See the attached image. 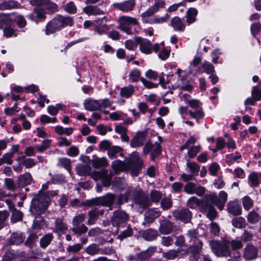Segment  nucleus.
<instances>
[{"label": "nucleus", "mask_w": 261, "mask_h": 261, "mask_svg": "<svg viewBox=\"0 0 261 261\" xmlns=\"http://www.w3.org/2000/svg\"><path fill=\"white\" fill-rule=\"evenodd\" d=\"M227 211L234 216L239 215L242 213V207L238 201H231L227 204Z\"/></svg>", "instance_id": "412c9836"}, {"label": "nucleus", "mask_w": 261, "mask_h": 261, "mask_svg": "<svg viewBox=\"0 0 261 261\" xmlns=\"http://www.w3.org/2000/svg\"><path fill=\"white\" fill-rule=\"evenodd\" d=\"M93 178L95 180L101 179L102 185L105 187H108L110 185L111 176L108 174V170L103 169L100 171H95L92 173Z\"/></svg>", "instance_id": "dca6fc26"}, {"label": "nucleus", "mask_w": 261, "mask_h": 261, "mask_svg": "<svg viewBox=\"0 0 261 261\" xmlns=\"http://www.w3.org/2000/svg\"><path fill=\"white\" fill-rule=\"evenodd\" d=\"M24 239V236H23L21 233L18 232L13 233L10 238V243L11 244L18 245L23 242Z\"/></svg>", "instance_id": "ea45409f"}, {"label": "nucleus", "mask_w": 261, "mask_h": 261, "mask_svg": "<svg viewBox=\"0 0 261 261\" xmlns=\"http://www.w3.org/2000/svg\"><path fill=\"white\" fill-rule=\"evenodd\" d=\"M64 10L69 14H75L77 11V8L73 2H70L66 4L64 6Z\"/></svg>", "instance_id": "6e6d98bb"}, {"label": "nucleus", "mask_w": 261, "mask_h": 261, "mask_svg": "<svg viewBox=\"0 0 261 261\" xmlns=\"http://www.w3.org/2000/svg\"><path fill=\"white\" fill-rule=\"evenodd\" d=\"M259 177H261V173H258L255 172L251 173L248 176L249 185L252 187H257L260 184Z\"/></svg>", "instance_id": "7c9ffc66"}, {"label": "nucleus", "mask_w": 261, "mask_h": 261, "mask_svg": "<svg viewBox=\"0 0 261 261\" xmlns=\"http://www.w3.org/2000/svg\"><path fill=\"white\" fill-rule=\"evenodd\" d=\"M206 199L211 201V203L217 206L220 210H222L227 201V194L226 192L221 191L219 193V197L215 193L207 194Z\"/></svg>", "instance_id": "423d86ee"}, {"label": "nucleus", "mask_w": 261, "mask_h": 261, "mask_svg": "<svg viewBox=\"0 0 261 261\" xmlns=\"http://www.w3.org/2000/svg\"><path fill=\"white\" fill-rule=\"evenodd\" d=\"M201 150L200 145L191 146L188 151V155L190 159H193L196 156L197 154L200 152Z\"/></svg>", "instance_id": "5fc2aeb1"}, {"label": "nucleus", "mask_w": 261, "mask_h": 261, "mask_svg": "<svg viewBox=\"0 0 261 261\" xmlns=\"http://www.w3.org/2000/svg\"><path fill=\"white\" fill-rule=\"evenodd\" d=\"M178 253L179 251L170 250L166 252H164L163 253V256L167 259H173L178 256Z\"/></svg>", "instance_id": "13d9d810"}, {"label": "nucleus", "mask_w": 261, "mask_h": 261, "mask_svg": "<svg viewBox=\"0 0 261 261\" xmlns=\"http://www.w3.org/2000/svg\"><path fill=\"white\" fill-rule=\"evenodd\" d=\"M116 197L112 194H107L103 197H99L91 200L87 201L86 204L88 205H101L110 206L114 203Z\"/></svg>", "instance_id": "1a4fd4ad"}, {"label": "nucleus", "mask_w": 261, "mask_h": 261, "mask_svg": "<svg viewBox=\"0 0 261 261\" xmlns=\"http://www.w3.org/2000/svg\"><path fill=\"white\" fill-rule=\"evenodd\" d=\"M135 0H127L120 3H114L112 4V7L124 13H127L132 11L136 6Z\"/></svg>", "instance_id": "9b49d317"}, {"label": "nucleus", "mask_w": 261, "mask_h": 261, "mask_svg": "<svg viewBox=\"0 0 261 261\" xmlns=\"http://www.w3.org/2000/svg\"><path fill=\"white\" fill-rule=\"evenodd\" d=\"M92 165L95 168H99L107 167L108 165V163L106 158H96L92 160Z\"/></svg>", "instance_id": "c9c22d12"}, {"label": "nucleus", "mask_w": 261, "mask_h": 261, "mask_svg": "<svg viewBox=\"0 0 261 261\" xmlns=\"http://www.w3.org/2000/svg\"><path fill=\"white\" fill-rule=\"evenodd\" d=\"M242 158L241 154L238 152L235 153H230L225 155V162L229 166H231Z\"/></svg>", "instance_id": "f704fd0d"}, {"label": "nucleus", "mask_w": 261, "mask_h": 261, "mask_svg": "<svg viewBox=\"0 0 261 261\" xmlns=\"http://www.w3.org/2000/svg\"><path fill=\"white\" fill-rule=\"evenodd\" d=\"M203 71L201 73L205 72L207 74H212L215 72L214 66L209 62L204 61L201 65Z\"/></svg>", "instance_id": "a18cd8bd"}, {"label": "nucleus", "mask_w": 261, "mask_h": 261, "mask_svg": "<svg viewBox=\"0 0 261 261\" xmlns=\"http://www.w3.org/2000/svg\"><path fill=\"white\" fill-rule=\"evenodd\" d=\"M207 202L205 203V205L203 207L202 210V212H207V217L211 220L216 218L217 212L216 209L213 206V203L211 201H209L206 199Z\"/></svg>", "instance_id": "5701e85b"}, {"label": "nucleus", "mask_w": 261, "mask_h": 261, "mask_svg": "<svg viewBox=\"0 0 261 261\" xmlns=\"http://www.w3.org/2000/svg\"><path fill=\"white\" fill-rule=\"evenodd\" d=\"M57 194L58 191L40 192L32 200L30 208L31 212L34 215H39L43 213L50 203V197Z\"/></svg>", "instance_id": "7ed1b4c3"}, {"label": "nucleus", "mask_w": 261, "mask_h": 261, "mask_svg": "<svg viewBox=\"0 0 261 261\" xmlns=\"http://www.w3.org/2000/svg\"><path fill=\"white\" fill-rule=\"evenodd\" d=\"M87 230V227L83 224L81 225H73V227L72 228V231L76 234L81 235L86 233Z\"/></svg>", "instance_id": "49530a36"}, {"label": "nucleus", "mask_w": 261, "mask_h": 261, "mask_svg": "<svg viewBox=\"0 0 261 261\" xmlns=\"http://www.w3.org/2000/svg\"><path fill=\"white\" fill-rule=\"evenodd\" d=\"M42 8H36L34 9L33 13L29 14L28 17L31 20L38 23L39 21H44L46 16Z\"/></svg>", "instance_id": "6ab92c4d"}, {"label": "nucleus", "mask_w": 261, "mask_h": 261, "mask_svg": "<svg viewBox=\"0 0 261 261\" xmlns=\"http://www.w3.org/2000/svg\"><path fill=\"white\" fill-rule=\"evenodd\" d=\"M170 25H171L174 31L177 32H183L185 29V25L181 19L175 16L172 18L170 21Z\"/></svg>", "instance_id": "a878e982"}, {"label": "nucleus", "mask_w": 261, "mask_h": 261, "mask_svg": "<svg viewBox=\"0 0 261 261\" xmlns=\"http://www.w3.org/2000/svg\"><path fill=\"white\" fill-rule=\"evenodd\" d=\"M150 197L152 202H159L162 197V193L156 190L151 191L150 193Z\"/></svg>", "instance_id": "0e129e2a"}, {"label": "nucleus", "mask_w": 261, "mask_h": 261, "mask_svg": "<svg viewBox=\"0 0 261 261\" xmlns=\"http://www.w3.org/2000/svg\"><path fill=\"white\" fill-rule=\"evenodd\" d=\"M112 167L116 174L120 171L128 170V164L126 165L120 160L114 161L112 163Z\"/></svg>", "instance_id": "2f4dec72"}, {"label": "nucleus", "mask_w": 261, "mask_h": 261, "mask_svg": "<svg viewBox=\"0 0 261 261\" xmlns=\"http://www.w3.org/2000/svg\"><path fill=\"white\" fill-rule=\"evenodd\" d=\"M6 203L8 206L9 208L11 211H12V216H11V221L13 223H15L16 222L19 221L21 220L22 218V214L20 211L17 210L15 207L12 202L10 200H6Z\"/></svg>", "instance_id": "aec40b11"}, {"label": "nucleus", "mask_w": 261, "mask_h": 261, "mask_svg": "<svg viewBox=\"0 0 261 261\" xmlns=\"http://www.w3.org/2000/svg\"><path fill=\"white\" fill-rule=\"evenodd\" d=\"M161 153V146L159 143L155 142L153 145L151 152V160L154 161L155 158Z\"/></svg>", "instance_id": "de8ad7c7"}, {"label": "nucleus", "mask_w": 261, "mask_h": 261, "mask_svg": "<svg viewBox=\"0 0 261 261\" xmlns=\"http://www.w3.org/2000/svg\"><path fill=\"white\" fill-rule=\"evenodd\" d=\"M134 91V87L133 86L128 85L121 88L120 95L123 97L128 98L133 94Z\"/></svg>", "instance_id": "a19ab883"}, {"label": "nucleus", "mask_w": 261, "mask_h": 261, "mask_svg": "<svg viewBox=\"0 0 261 261\" xmlns=\"http://www.w3.org/2000/svg\"><path fill=\"white\" fill-rule=\"evenodd\" d=\"M243 205L244 208L247 210H249L253 206V200L248 196H245L243 198Z\"/></svg>", "instance_id": "680f3d73"}, {"label": "nucleus", "mask_w": 261, "mask_h": 261, "mask_svg": "<svg viewBox=\"0 0 261 261\" xmlns=\"http://www.w3.org/2000/svg\"><path fill=\"white\" fill-rule=\"evenodd\" d=\"M206 195L204 196L202 200H200L195 196L190 197L187 201V205L192 209H196L197 207L202 211L203 207L205 205L206 202Z\"/></svg>", "instance_id": "a211bd4d"}, {"label": "nucleus", "mask_w": 261, "mask_h": 261, "mask_svg": "<svg viewBox=\"0 0 261 261\" xmlns=\"http://www.w3.org/2000/svg\"><path fill=\"white\" fill-rule=\"evenodd\" d=\"M140 71L137 69L131 71L129 74V81L130 82H136L140 79Z\"/></svg>", "instance_id": "603ef678"}, {"label": "nucleus", "mask_w": 261, "mask_h": 261, "mask_svg": "<svg viewBox=\"0 0 261 261\" xmlns=\"http://www.w3.org/2000/svg\"><path fill=\"white\" fill-rule=\"evenodd\" d=\"M41 6L47 13H53L58 11V7L56 4L49 0H42Z\"/></svg>", "instance_id": "393cba45"}, {"label": "nucleus", "mask_w": 261, "mask_h": 261, "mask_svg": "<svg viewBox=\"0 0 261 261\" xmlns=\"http://www.w3.org/2000/svg\"><path fill=\"white\" fill-rule=\"evenodd\" d=\"M173 230V224L168 221L163 222L160 227V231L161 233L167 234Z\"/></svg>", "instance_id": "72a5a7b5"}, {"label": "nucleus", "mask_w": 261, "mask_h": 261, "mask_svg": "<svg viewBox=\"0 0 261 261\" xmlns=\"http://www.w3.org/2000/svg\"><path fill=\"white\" fill-rule=\"evenodd\" d=\"M145 135L142 132H138L136 136L130 140V146L133 148L140 147L145 142Z\"/></svg>", "instance_id": "b1692460"}, {"label": "nucleus", "mask_w": 261, "mask_h": 261, "mask_svg": "<svg viewBox=\"0 0 261 261\" xmlns=\"http://www.w3.org/2000/svg\"><path fill=\"white\" fill-rule=\"evenodd\" d=\"M17 160L19 161H23V165L27 168H30L36 165V163L34 159L31 158L25 159L24 156H21L18 158Z\"/></svg>", "instance_id": "8fccbe9b"}, {"label": "nucleus", "mask_w": 261, "mask_h": 261, "mask_svg": "<svg viewBox=\"0 0 261 261\" xmlns=\"http://www.w3.org/2000/svg\"><path fill=\"white\" fill-rule=\"evenodd\" d=\"M17 3L14 0L5 1L0 4V10H8L17 7Z\"/></svg>", "instance_id": "37998d69"}, {"label": "nucleus", "mask_w": 261, "mask_h": 261, "mask_svg": "<svg viewBox=\"0 0 261 261\" xmlns=\"http://www.w3.org/2000/svg\"><path fill=\"white\" fill-rule=\"evenodd\" d=\"M164 5V3L163 1H159L149 7L147 10L153 15L160 8L163 7Z\"/></svg>", "instance_id": "3c124183"}, {"label": "nucleus", "mask_w": 261, "mask_h": 261, "mask_svg": "<svg viewBox=\"0 0 261 261\" xmlns=\"http://www.w3.org/2000/svg\"><path fill=\"white\" fill-rule=\"evenodd\" d=\"M158 232L156 230L148 229L143 231L142 237L146 241H152L156 239Z\"/></svg>", "instance_id": "473e14b6"}, {"label": "nucleus", "mask_w": 261, "mask_h": 261, "mask_svg": "<svg viewBox=\"0 0 261 261\" xmlns=\"http://www.w3.org/2000/svg\"><path fill=\"white\" fill-rule=\"evenodd\" d=\"M122 149L118 146H113L109 148L108 155L110 158L113 159L117 158L118 155H122Z\"/></svg>", "instance_id": "4c0bfd02"}, {"label": "nucleus", "mask_w": 261, "mask_h": 261, "mask_svg": "<svg viewBox=\"0 0 261 261\" xmlns=\"http://www.w3.org/2000/svg\"><path fill=\"white\" fill-rule=\"evenodd\" d=\"M232 225L238 228H242L245 225V220L242 217L234 218L232 220Z\"/></svg>", "instance_id": "864d4df0"}, {"label": "nucleus", "mask_w": 261, "mask_h": 261, "mask_svg": "<svg viewBox=\"0 0 261 261\" xmlns=\"http://www.w3.org/2000/svg\"><path fill=\"white\" fill-rule=\"evenodd\" d=\"M172 205V202L170 199L165 197L162 199L161 202V206L163 210L170 208Z\"/></svg>", "instance_id": "338daca9"}, {"label": "nucleus", "mask_w": 261, "mask_h": 261, "mask_svg": "<svg viewBox=\"0 0 261 261\" xmlns=\"http://www.w3.org/2000/svg\"><path fill=\"white\" fill-rule=\"evenodd\" d=\"M128 215L122 210L115 211L111 218V222L114 226H123L128 220Z\"/></svg>", "instance_id": "9d476101"}, {"label": "nucleus", "mask_w": 261, "mask_h": 261, "mask_svg": "<svg viewBox=\"0 0 261 261\" xmlns=\"http://www.w3.org/2000/svg\"><path fill=\"white\" fill-rule=\"evenodd\" d=\"M32 177L29 172L20 175L17 179V185L19 187H23L31 184Z\"/></svg>", "instance_id": "bb28decb"}, {"label": "nucleus", "mask_w": 261, "mask_h": 261, "mask_svg": "<svg viewBox=\"0 0 261 261\" xmlns=\"http://www.w3.org/2000/svg\"><path fill=\"white\" fill-rule=\"evenodd\" d=\"M247 219L249 222L252 224H255L259 221V216L257 213L252 211L249 213Z\"/></svg>", "instance_id": "052dcab7"}, {"label": "nucleus", "mask_w": 261, "mask_h": 261, "mask_svg": "<svg viewBox=\"0 0 261 261\" xmlns=\"http://www.w3.org/2000/svg\"><path fill=\"white\" fill-rule=\"evenodd\" d=\"M84 106L86 110L89 111H96L101 108L100 102L92 98L86 99L84 102Z\"/></svg>", "instance_id": "4be33fe9"}, {"label": "nucleus", "mask_w": 261, "mask_h": 261, "mask_svg": "<svg viewBox=\"0 0 261 261\" xmlns=\"http://www.w3.org/2000/svg\"><path fill=\"white\" fill-rule=\"evenodd\" d=\"M73 22V19L70 16L57 15L47 23L45 33L46 35H49L67 26H72Z\"/></svg>", "instance_id": "20e7f679"}, {"label": "nucleus", "mask_w": 261, "mask_h": 261, "mask_svg": "<svg viewBox=\"0 0 261 261\" xmlns=\"http://www.w3.org/2000/svg\"><path fill=\"white\" fill-rule=\"evenodd\" d=\"M85 251L90 255H94L99 253L100 248L98 245L93 243L88 246L86 248Z\"/></svg>", "instance_id": "09e8293b"}, {"label": "nucleus", "mask_w": 261, "mask_h": 261, "mask_svg": "<svg viewBox=\"0 0 261 261\" xmlns=\"http://www.w3.org/2000/svg\"><path fill=\"white\" fill-rule=\"evenodd\" d=\"M89 219L87 221V224L89 225L94 224L98 219V217L96 213L91 210L88 212Z\"/></svg>", "instance_id": "69168bd1"}, {"label": "nucleus", "mask_w": 261, "mask_h": 261, "mask_svg": "<svg viewBox=\"0 0 261 261\" xmlns=\"http://www.w3.org/2000/svg\"><path fill=\"white\" fill-rule=\"evenodd\" d=\"M187 236L189 238L190 241L192 242V245L189 248L190 251L195 254L199 253L202 248L203 243L197 238V231L194 229L189 230Z\"/></svg>", "instance_id": "0eeeda50"}, {"label": "nucleus", "mask_w": 261, "mask_h": 261, "mask_svg": "<svg viewBox=\"0 0 261 261\" xmlns=\"http://www.w3.org/2000/svg\"><path fill=\"white\" fill-rule=\"evenodd\" d=\"M135 41L140 45V50L145 54H150L152 51V45L151 42L147 39L141 37H135Z\"/></svg>", "instance_id": "2eb2a0df"}, {"label": "nucleus", "mask_w": 261, "mask_h": 261, "mask_svg": "<svg viewBox=\"0 0 261 261\" xmlns=\"http://www.w3.org/2000/svg\"><path fill=\"white\" fill-rule=\"evenodd\" d=\"M197 10L195 8L189 9L186 15L187 22L188 23H192L196 20V16L197 15Z\"/></svg>", "instance_id": "79ce46f5"}, {"label": "nucleus", "mask_w": 261, "mask_h": 261, "mask_svg": "<svg viewBox=\"0 0 261 261\" xmlns=\"http://www.w3.org/2000/svg\"><path fill=\"white\" fill-rule=\"evenodd\" d=\"M189 96L184 94L182 99L189 106L190 109L187 107H180L178 112L183 119H185L187 115H190L191 118L194 119L199 123V121L204 117V112L201 107L202 103L197 99H190Z\"/></svg>", "instance_id": "f03ea898"}, {"label": "nucleus", "mask_w": 261, "mask_h": 261, "mask_svg": "<svg viewBox=\"0 0 261 261\" xmlns=\"http://www.w3.org/2000/svg\"><path fill=\"white\" fill-rule=\"evenodd\" d=\"M138 21L135 17L128 16H122L119 18L118 28L127 34L131 35L135 33V30L132 29V26L138 25Z\"/></svg>", "instance_id": "39448f33"}, {"label": "nucleus", "mask_w": 261, "mask_h": 261, "mask_svg": "<svg viewBox=\"0 0 261 261\" xmlns=\"http://www.w3.org/2000/svg\"><path fill=\"white\" fill-rule=\"evenodd\" d=\"M160 216V212L158 208L149 209L145 214V220L147 223H151L153 220Z\"/></svg>", "instance_id": "cd10ccee"}, {"label": "nucleus", "mask_w": 261, "mask_h": 261, "mask_svg": "<svg viewBox=\"0 0 261 261\" xmlns=\"http://www.w3.org/2000/svg\"><path fill=\"white\" fill-rule=\"evenodd\" d=\"M55 226V229L54 231L56 233H65L67 230V225L63 222V219L61 218L56 219Z\"/></svg>", "instance_id": "c756f323"}, {"label": "nucleus", "mask_w": 261, "mask_h": 261, "mask_svg": "<svg viewBox=\"0 0 261 261\" xmlns=\"http://www.w3.org/2000/svg\"><path fill=\"white\" fill-rule=\"evenodd\" d=\"M90 168L85 165H80L76 167V171L80 175H85L88 174Z\"/></svg>", "instance_id": "e2e57ef3"}, {"label": "nucleus", "mask_w": 261, "mask_h": 261, "mask_svg": "<svg viewBox=\"0 0 261 261\" xmlns=\"http://www.w3.org/2000/svg\"><path fill=\"white\" fill-rule=\"evenodd\" d=\"M55 131L59 135H66L69 136L73 133V128L71 127L64 128L61 126H57L55 127Z\"/></svg>", "instance_id": "c03bdc74"}, {"label": "nucleus", "mask_w": 261, "mask_h": 261, "mask_svg": "<svg viewBox=\"0 0 261 261\" xmlns=\"http://www.w3.org/2000/svg\"><path fill=\"white\" fill-rule=\"evenodd\" d=\"M169 19V16L167 14L160 17L159 16H154L152 19L151 24H161L166 22Z\"/></svg>", "instance_id": "bf43d9fd"}, {"label": "nucleus", "mask_w": 261, "mask_h": 261, "mask_svg": "<svg viewBox=\"0 0 261 261\" xmlns=\"http://www.w3.org/2000/svg\"><path fill=\"white\" fill-rule=\"evenodd\" d=\"M128 164V170H132L133 176H137L139 170L143 164V161L140 159L139 154L137 152L132 153L130 160Z\"/></svg>", "instance_id": "6e6552de"}, {"label": "nucleus", "mask_w": 261, "mask_h": 261, "mask_svg": "<svg viewBox=\"0 0 261 261\" xmlns=\"http://www.w3.org/2000/svg\"><path fill=\"white\" fill-rule=\"evenodd\" d=\"M184 190L186 193L189 194H196L198 196H202L205 192V188L203 187L198 186L193 182H189L185 185Z\"/></svg>", "instance_id": "f8f14e48"}, {"label": "nucleus", "mask_w": 261, "mask_h": 261, "mask_svg": "<svg viewBox=\"0 0 261 261\" xmlns=\"http://www.w3.org/2000/svg\"><path fill=\"white\" fill-rule=\"evenodd\" d=\"M258 254L257 248L253 245L248 244L245 247L243 257L247 260H251L256 258Z\"/></svg>", "instance_id": "f3484780"}, {"label": "nucleus", "mask_w": 261, "mask_h": 261, "mask_svg": "<svg viewBox=\"0 0 261 261\" xmlns=\"http://www.w3.org/2000/svg\"><path fill=\"white\" fill-rule=\"evenodd\" d=\"M38 238V236L35 233H31L27 241L25 244L29 247H32Z\"/></svg>", "instance_id": "774afa93"}, {"label": "nucleus", "mask_w": 261, "mask_h": 261, "mask_svg": "<svg viewBox=\"0 0 261 261\" xmlns=\"http://www.w3.org/2000/svg\"><path fill=\"white\" fill-rule=\"evenodd\" d=\"M187 170L194 176L198 175L200 170V166L194 162H191L189 159L186 160Z\"/></svg>", "instance_id": "c85d7f7f"}, {"label": "nucleus", "mask_w": 261, "mask_h": 261, "mask_svg": "<svg viewBox=\"0 0 261 261\" xmlns=\"http://www.w3.org/2000/svg\"><path fill=\"white\" fill-rule=\"evenodd\" d=\"M212 252L218 257H228L232 255L231 251L241 249L242 241L239 238H223L221 241L212 240L208 242Z\"/></svg>", "instance_id": "f257e3e1"}, {"label": "nucleus", "mask_w": 261, "mask_h": 261, "mask_svg": "<svg viewBox=\"0 0 261 261\" xmlns=\"http://www.w3.org/2000/svg\"><path fill=\"white\" fill-rule=\"evenodd\" d=\"M141 16L143 23H149L151 24V22H152V20L154 16L147 10H146L142 13Z\"/></svg>", "instance_id": "4d7b16f0"}, {"label": "nucleus", "mask_w": 261, "mask_h": 261, "mask_svg": "<svg viewBox=\"0 0 261 261\" xmlns=\"http://www.w3.org/2000/svg\"><path fill=\"white\" fill-rule=\"evenodd\" d=\"M54 238L51 233H48L43 236L40 240V246L43 248H46L51 243Z\"/></svg>", "instance_id": "e433bc0d"}, {"label": "nucleus", "mask_w": 261, "mask_h": 261, "mask_svg": "<svg viewBox=\"0 0 261 261\" xmlns=\"http://www.w3.org/2000/svg\"><path fill=\"white\" fill-rule=\"evenodd\" d=\"M173 215L175 219L184 223L189 222L192 218V213L188 208L174 210Z\"/></svg>", "instance_id": "ddd939ff"}, {"label": "nucleus", "mask_w": 261, "mask_h": 261, "mask_svg": "<svg viewBox=\"0 0 261 261\" xmlns=\"http://www.w3.org/2000/svg\"><path fill=\"white\" fill-rule=\"evenodd\" d=\"M94 32L100 36L106 34L110 30L109 27L106 23L105 18L94 20Z\"/></svg>", "instance_id": "4468645a"}, {"label": "nucleus", "mask_w": 261, "mask_h": 261, "mask_svg": "<svg viewBox=\"0 0 261 261\" xmlns=\"http://www.w3.org/2000/svg\"><path fill=\"white\" fill-rule=\"evenodd\" d=\"M84 12L89 15H101L103 14L102 10L95 6H87L84 8Z\"/></svg>", "instance_id": "58836bf2"}]
</instances>
